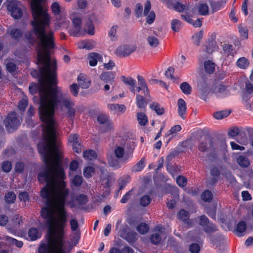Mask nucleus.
Returning a JSON list of instances; mask_svg holds the SVG:
<instances>
[{"mask_svg": "<svg viewBox=\"0 0 253 253\" xmlns=\"http://www.w3.org/2000/svg\"><path fill=\"white\" fill-rule=\"evenodd\" d=\"M21 223H22L21 217L19 215H15L11 221V227L9 228L8 230L12 233L15 232L20 227Z\"/></svg>", "mask_w": 253, "mask_h": 253, "instance_id": "obj_22", "label": "nucleus"}, {"mask_svg": "<svg viewBox=\"0 0 253 253\" xmlns=\"http://www.w3.org/2000/svg\"><path fill=\"white\" fill-rule=\"evenodd\" d=\"M147 42L149 45L153 47H155L159 44V40L154 36H149L147 38Z\"/></svg>", "mask_w": 253, "mask_h": 253, "instance_id": "obj_53", "label": "nucleus"}, {"mask_svg": "<svg viewBox=\"0 0 253 253\" xmlns=\"http://www.w3.org/2000/svg\"><path fill=\"white\" fill-rule=\"evenodd\" d=\"M215 67V64L211 60L206 61L204 63L205 72L209 74H211L214 72Z\"/></svg>", "mask_w": 253, "mask_h": 253, "instance_id": "obj_36", "label": "nucleus"}, {"mask_svg": "<svg viewBox=\"0 0 253 253\" xmlns=\"http://www.w3.org/2000/svg\"><path fill=\"white\" fill-rule=\"evenodd\" d=\"M222 4L219 1H212L211 2V6L212 9V13L219 10L222 7Z\"/></svg>", "mask_w": 253, "mask_h": 253, "instance_id": "obj_60", "label": "nucleus"}, {"mask_svg": "<svg viewBox=\"0 0 253 253\" xmlns=\"http://www.w3.org/2000/svg\"><path fill=\"white\" fill-rule=\"evenodd\" d=\"M0 240H4L9 246L14 245L19 248H22L23 245V243L22 241H18L8 236H3L2 237H0Z\"/></svg>", "mask_w": 253, "mask_h": 253, "instance_id": "obj_18", "label": "nucleus"}, {"mask_svg": "<svg viewBox=\"0 0 253 253\" xmlns=\"http://www.w3.org/2000/svg\"><path fill=\"white\" fill-rule=\"evenodd\" d=\"M7 10L14 19H19L23 15V11L20 6V3L17 0L10 1L7 6Z\"/></svg>", "mask_w": 253, "mask_h": 253, "instance_id": "obj_8", "label": "nucleus"}, {"mask_svg": "<svg viewBox=\"0 0 253 253\" xmlns=\"http://www.w3.org/2000/svg\"><path fill=\"white\" fill-rule=\"evenodd\" d=\"M76 200L80 205L85 204L87 202V196L84 194H81L77 196Z\"/></svg>", "mask_w": 253, "mask_h": 253, "instance_id": "obj_62", "label": "nucleus"}, {"mask_svg": "<svg viewBox=\"0 0 253 253\" xmlns=\"http://www.w3.org/2000/svg\"><path fill=\"white\" fill-rule=\"evenodd\" d=\"M129 157L125 155V147L123 145H116L113 154L107 157L109 165L115 169L120 168V162L126 163Z\"/></svg>", "mask_w": 253, "mask_h": 253, "instance_id": "obj_5", "label": "nucleus"}, {"mask_svg": "<svg viewBox=\"0 0 253 253\" xmlns=\"http://www.w3.org/2000/svg\"><path fill=\"white\" fill-rule=\"evenodd\" d=\"M59 89L60 93L57 96V103L54 107L53 113L51 116L53 124H55L54 126L53 125H51V128L47 132L46 122L45 121H42L43 123V139L38 145V151L42 155L46 166L44 170L39 173L38 178L41 183L46 182V185L43 188L46 189L49 192H61L69 190L66 188L64 181L65 175L61 164L62 152L57 139L58 124L54 119V114L55 107L59 104L68 109L73 107L74 103L71 99L63 98L60 99L62 94L59 87Z\"/></svg>", "mask_w": 253, "mask_h": 253, "instance_id": "obj_2", "label": "nucleus"}, {"mask_svg": "<svg viewBox=\"0 0 253 253\" xmlns=\"http://www.w3.org/2000/svg\"><path fill=\"white\" fill-rule=\"evenodd\" d=\"M178 218L182 221H186L189 219V212L184 210H180L177 213Z\"/></svg>", "mask_w": 253, "mask_h": 253, "instance_id": "obj_50", "label": "nucleus"}, {"mask_svg": "<svg viewBox=\"0 0 253 253\" xmlns=\"http://www.w3.org/2000/svg\"><path fill=\"white\" fill-rule=\"evenodd\" d=\"M230 113V111L229 110L218 111L214 113L213 116L216 119L220 120L228 116Z\"/></svg>", "mask_w": 253, "mask_h": 253, "instance_id": "obj_42", "label": "nucleus"}, {"mask_svg": "<svg viewBox=\"0 0 253 253\" xmlns=\"http://www.w3.org/2000/svg\"><path fill=\"white\" fill-rule=\"evenodd\" d=\"M145 167V160L142 158L132 168V171L133 172H138L143 169Z\"/></svg>", "mask_w": 253, "mask_h": 253, "instance_id": "obj_45", "label": "nucleus"}, {"mask_svg": "<svg viewBox=\"0 0 253 253\" xmlns=\"http://www.w3.org/2000/svg\"><path fill=\"white\" fill-rule=\"evenodd\" d=\"M95 42L92 41H83L79 43V47L80 49H91L95 46Z\"/></svg>", "mask_w": 253, "mask_h": 253, "instance_id": "obj_30", "label": "nucleus"}, {"mask_svg": "<svg viewBox=\"0 0 253 253\" xmlns=\"http://www.w3.org/2000/svg\"><path fill=\"white\" fill-rule=\"evenodd\" d=\"M136 229L140 234H144L148 232L149 228L147 224L141 223L137 225Z\"/></svg>", "mask_w": 253, "mask_h": 253, "instance_id": "obj_48", "label": "nucleus"}, {"mask_svg": "<svg viewBox=\"0 0 253 253\" xmlns=\"http://www.w3.org/2000/svg\"><path fill=\"white\" fill-rule=\"evenodd\" d=\"M51 10L52 13L55 15H59L60 12V6L59 3L57 2H55L52 3L51 5Z\"/></svg>", "mask_w": 253, "mask_h": 253, "instance_id": "obj_63", "label": "nucleus"}, {"mask_svg": "<svg viewBox=\"0 0 253 253\" xmlns=\"http://www.w3.org/2000/svg\"><path fill=\"white\" fill-rule=\"evenodd\" d=\"M78 134H72L69 137L68 140L72 146L73 151L78 154L82 151V145L78 140Z\"/></svg>", "mask_w": 253, "mask_h": 253, "instance_id": "obj_11", "label": "nucleus"}, {"mask_svg": "<svg viewBox=\"0 0 253 253\" xmlns=\"http://www.w3.org/2000/svg\"><path fill=\"white\" fill-rule=\"evenodd\" d=\"M94 172V169L92 167H87L84 170V174L85 177L89 178Z\"/></svg>", "mask_w": 253, "mask_h": 253, "instance_id": "obj_61", "label": "nucleus"}, {"mask_svg": "<svg viewBox=\"0 0 253 253\" xmlns=\"http://www.w3.org/2000/svg\"><path fill=\"white\" fill-rule=\"evenodd\" d=\"M150 9L151 3L149 1H147L145 4L143 14L144 15H147L146 22L149 24H151L155 19V14L154 11H152L149 13Z\"/></svg>", "mask_w": 253, "mask_h": 253, "instance_id": "obj_13", "label": "nucleus"}, {"mask_svg": "<svg viewBox=\"0 0 253 253\" xmlns=\"http://www.w3.org/2000/svg\"><path fill=\"white\" fill-rule=\"evenodd\" d=\"M4 124L7 130L11 132L17 128L20 124V122L16 113L11 112L5 119Z\"/></svg>", "mask_w": 253, "mask_h": 253, "instance_id": "obj_6", "label": "nucleus"}, {"mask_svg": "<svg viewBox=\"0 0 253 253\" xmlns=\"http://www.w3.org/2000/svg\"><path fill=\"white\" fill-rule=\"evenodd\" d=\"M69 32L71 35L74 37H79L82 35L81 27L73 26V27L70 30Z\"/></svg>", "mask_w": 253, "mask_h": 253, "instance_id": "obj_58", "label": "nucleus"}, {"mask_svg": "<svg viewBox=\"0 0 253 253\" xmlns=\"http://www.w3.org/2000/svg\"><path fill=\"white\" fill-rule=\"evenodd\" d=\"M203 32L202 31L196 33L195 35L193 36V43L196 45H199L200 42L203 38Z\"/></svg>", "mask_w": 253, "mask_h": 253, "instance_id": "obj_57", "label": "nucleus"}, {"mask_svg": "<svg viewBox=\"0 0 253 253\" xmlns=\"http://www.w3.org/2000/svg\"><path fill=\"white\" fill-rule=\"evenodd\" d=\"M5 64L7 71L12 74H14L17 67L14 61L11 59H6L5 61Z\"/></svg>", "mask_w": 253, "mask_h": 253, "instance_id": "obj_27", "label": "nucleus"}, {"mask_svg": "<svg viewBox=\"0 0 253 253\" xmlns=\"http://www.w3.org/2000/svg\"><path fill=\"white\" fill-rule=\"evenodd\" d=\"M124 239L129 244L134 243L137 240V234L134 231H129Z\"/></svg>", "mask_w": 253, "mask_h": 253, "instance_id": "obj_39", "label": "nucleus"}, {"mask_svg": "<svg viewBox=\"0 0 253 253\" xmlns=\"http://www.w3.org/2000/svg\"><path fill=\"white\" fill-rule=\"evenodd\" d=\"M213 141L210 137H206L204 140L201 141L198 146V150L201 152H206L209 149H213Z\"/></svg>", "mask_w": 253, "mask_h": 253, "instance_id": "obj_12", "label": "nucleus"}, {"mask_svg": "<svg viewBox=\"0 0 253 253\" xmlns=\"http://www.w3.org/2000/svg\"><path fill=\"white\" fill-rule=\"evenodd\" d=\"M201 198L206 202H210L212 198V194L210 190H205L201 195Z\"/></svg>", "mask_w": 253, "mask_h": 253, "instance_id": "obj_51", "label": "nucleus"}, {"mask_svg": "<svg viewBox=\"0 0 253 253\" xmlns=\"http://www.w3.org/2000/svg\"><path fill=\"white\" fill-rule=\"evenodd\" d=\"M238 29L242 39H247L248 38V31L247 27L240 24L238 26Z\"/></svg>", "mask_w": 253, "mask_h": 253, "instance_id": "obj_46", "label": "nucleus"}, {"mask_svg": "<svg viewBox=\"0 0 253 253\" xmlns=\"http://www.w3.org/2000/svg\"><path fill=\"white\" fill-rule=\"evenodd\" d=\"M107 107L111 112L114 113L118 112L124 113L126 110V108L124 105H120L118 104H108Z\"/></svg>", "mask_w": 253, "mask_h": 253, "instance_id": "obj_21", "label": "nucleus"}, {"mask_svg": "<svg viewBox=\"0 0 253 253\" xmlns=\"http://www.w3.org/2000/svg\"><path fill=\"white\" fill-rule=\"evenodd\" d=\"M198 14L200 15H208L209 14V7L205 3H199L197 6Z\"/></svg>", "mask_w": 253, "mask_h": 253, "instance_id": "obj_28", "label": "nucleus"}, {"mask_svg": "<svg viewBox=\"0 0 253 253\" xmlns=\"http://www.w3.org/2000/svg\"><path fill=\"white\" fill-rule=\"evenodd\" d=\"M182 27L180 21L178 19H173L171 22V28L174 32H178Z\"/></svg>", "mask_w": 253, "mask_h": 253, "instance_id": "obj_43", "label": "nucleus"}, {"mask_svg": "<svg viewBox=\"0 0 253 253\" xmlns=\"http://www.w3.org/2000/svg\"><path fill=\"white\" fill-rule=\"evenodd\" d=\"M204 231L207 233H211L217 230V227L212 223L209 222L203 228Z\"/></svg>", "mask_w": 253, "mask_h": 253, "instance_id": "obj_49", "label": "nucleus"}, {"mask_svg": "<svg viewBox=\"0 0 253 253\" xmlns=\"http://www.w3.org/2000/svg\"><path fill=\"white\" fill-rule=\"evenodd\" d=\"M122 220L119 219L116 224V229L119 230L118 233L119 235L123 238L126 236L129 232V227L127 225H122Z\"/></svg>", "mask_w": 253, "mask_h": 253, "instance_id": "obj_15", "label": "nucleus"}, {"mask_svg": "<svg viewBox=\"0 0 253 253\" xmlns=\"http://www.w3.org/2000/svg\"><path fill=\"white\" fill-rule=\"evenodd\" d=\"M25 38L33 45L37 39L39 41L37 51L38 61L41 64L40 77L38 84L32 83L29 89L32 94L38 91L40 99V117L42 121H46L48 132L51 125H53L51 116L57 103V96L60 93L59 87L54 86L57 84L56 62L49 55V51L54 47L53 33L30 31L25 34Z\"/></svg>", "mask_w": 253, "mask_h": 253, "instance_id": "obj_1", "label": "nucleus"}, {"mask_svg": "<svg viewBox=\"0 0 253 253\" xmlns=\"http://www.w3.org/2000/svg\"><path fill=\"white\" fill-rule=\"evenodd\" d=\"M247 229V224L244 221H240L237 224L235 230V234L237 236L241 237L243 236V233Z\"/></svg>", "mask_w": 253, "mask_h": 253, "instance_id": "obj_26", "label": "nucleus"}, {"mask_svg": "<svg viewBox=\"0 0 253 253\" xmlns=\"http://www.w3.org/2000/svg\"><path fill=\"white\" fill-rule=\"evenodd\" d=\"M97 120L99 124L104 125L102 128L104 132H108L113 128V124L108 115L104 114H100L98 116Z\"/></svg>", "mask_w": 253, "mask_h": 253, "instance_id": "obj_9", "label": "nucleus"}, {"mask_svg": "<svg viewBox=\"0 0 253 253\" xmlns=\"http://www.w3.org/2000/svg\"><path fill=\"white\" fill-rule=\"evenodd\" d=\"M95 19L94 15L90 16L85 24V27L87 28V33L90 35H93L94 34V28L93 25V20Z\"/></svg>", "mask_w": 253, "mask_h": 253, "instance_id": "obj_31", "label": "nucleus"}, {"mask_svg": "<svg viewBox=\"0 0 253 253\" xmlns=\"http://www.w3.org/2000/svg\"><path fill=\"white\" fill-rule=\"evenodd\" d=\"M69 190L61 192H49L45 188L41 191V196L46 200L47 207L42 208L41 213L46 219L48 226L47 244H42L39 253H70L72 247L64 242V227L67 221L65 201Z\"/></svg>", "mask_w": 253, "mask_h": 253, "instance_id": "obj_3", "label": "nucleus"}, {"mask_svg": "<svg viewBox=\"0 0 253 253\" xmlns=\"http://www.w3.org/2000/svg\"><path fill=\"white\" fill-rule=\"evenodd\" d=\"M237 163L243 168H247L250 165L249 160L244 156H240L237 159Z\"/></svg>", "mask_w": 253, "mask_h": 253, "instance_id": "obj_38", "label": "nucleus"}, {"mask_svg": "<svg viewBox=\"0 0 253 253\" xmlns=\"http://www.w3.org/2000/svg\"><path fill=\"white\" fill-rule=\"evenodd\" d=\"M4 200L7 204L13 203L16 200V195L13 192H8L5 194Z\"/></svg>", "mask_w": 253, "mask_h": 253, "instance_id": "obj_41", "label": "nucleus"}, {"mask_svg": "<svg viewBox=\"0 0 253 253\" xmlns=\"http://www.w3.org/2000/svg\"><path fill=\"white\" fill-rule=\"evenodd\" d=\"M212 89L213 92L218 97H224L229 93L228 86L224 85L222 84H216Z\"/></svg>", "mask_w": 253, "mask_h": 253, "instance_id": "obj_10", "label": "nucleus"}, {"mask_svg": "<svg viewBox=\"0 0 253 253\" xmlns=\"http://www.w3.org/2000/svg\"><path fill=\"white\" fill-rule=\"evenodd\" d=\"M151 242L155 245L159 244L161 241V235L160 233H154L150 237Z\"/></svg>", "mask_w": 253, "mask_h": 253, "instance_id": "obj_54", "label": "nucleus"}, {"mask_svg": "<svg viewBox=\"0 0 253 253\" xmlns=\"http://www.w3.org/2000/svg\"><path fill=\"white\" fill-rule=\"evenodd\" d=\"M151 201V198L148 195H144L140 199V204L143 207L147 206Z\"/></svg>", "mask_w": 253, "mask_h": 253, "instance_id": "obj_56", "label": "nucleus"}, {"mask_svg": "<svg viewBox=\"0 0 253 253\" xmlns=\"http://www.w3.org/2000/svg\"><path fill=\"white\" fill-rule=\"evenodd\" d=\"M28 237L31 241H35L41 238V233L36 228L32 227L28 231Z\"/></svg>", "mask_w": 253, "mask_h": 253, "instance_id": "obj_29", "label": "nucleus"}, {"mask_svg": "<svg viewBox=\"0 0 253 253\" xmlns=\"http://www.w3.org/2000/svg\"><path fill=\"white\" fill-rule=\"evenodd\" d=\"M118 29L117 25L113 26L110 30L108 35L111 38V41H115L117 39L116 34Z\"/></svg>", "mask_w": 253, "mask_h": 253, "instance_id": "obj_55", "label": "nucleus"}, {"mask_svg": "<svg viewBox=\"0 0 253 253\" xmlns=\"http://www.w3.org/2000/svg\"><path fill=\"white\" fill-rule=\"evenodd\" d=\"M189 250L191 253H199L200 247L198 244L193 243L189 246Z\"/></svg>", "mask_w": 253, "mask_h": 253, "instance_id": "obj_64", "label": "nucleus"}, {"mask_svg": "<svg viewBox=\"0 0 253 253\" xmlns=\"http://www.w3.org/2000/svg\"><path fill=\"white\" fill-rule=\"evenodd\" d=\"M138 80V84L139 86H141L143 88V93L144 94L146 97L149 96V89L147 86V84L145 82L144 78L140 75L137 76Z\"/></svg>", "mask_w": 253, "mask_h": 253, "instance_id": "obj_25", "label": "nucleus"}, {"mask_svg": "<svg viewBox=\"0 0 253 253\" xmlns=\"http://www.w3.org/2000/svg\"><path fill=\"white\" fill-rule=\"evenodd\" d=\"M199 224L203 228L206 226L210 221L208 218L205 215H202L198 217Z\"/></svg>", "mask_w": 253, "mask_h": 253, "instance_id": "obj_59", "label": "nucleus"}, {"mask_svg": "<svg viewBox=\"0 0 253 253\" xmlns=\"http://www.w3.org/2000/svg\"><path fill=\"white\" fill-rule=\"evenodd\" d=\"M69 89L71 94L74 96L76 97L78 96L80 89V86L78 84L74 83L69 86Z\"/></svg>", "mask_w": 253, "mask_h": 253, "instance_id": "obj_52", "label": "nucleus"}, {"mask_svg": "<svg viewBox=\"0 0 253 253\" xmlns=\"http://www.w3.org/2000/svg\"><path fill=\"white\" fill-rule=\"evenodd\" d=\"M84 157L87 160H92L96 158L97 155L93 150H89L84 152Z\"/></svg>", "mask_w": 253, "mask_h": 253, "instance_id": "obj_44", "label": "nucleus"}, {"mask_svg": "<svg viewBox=\"0 0 253 253\" xmlns=\"http://www.w3.org/2000/svg\"><path fill=\"white\" fill-rule=\"evenodd\" d=\"M223 54L226 56L230 55L233 56L235 53V51L233 49V46L229 44H224L222 45Z\"/></svg>", "mask_w": 253, "mask_h": 253, "instance_id": "obj_32", "label": "nucleus"}, {"mask_svg": "<svg viewBox=\"0 0 253 253\" xmlns=\"http://www.w3.org/2000/svg\"><path fill=\"white\" fill-rule=\"evenodd\" d=\"M31 7L33 18L31 21L32 27L31 31L49 32L50 17L42 5V0H31Z\"/></svg>", "mask_w": 253, "mask_h": 253, "instance_id": "obj_4", "label": "nucleus"}, {"mask_svg": "<svg viewBox=\"0 0 253 253\" xmlns=\"http://www.w3.org/2000/svg\"><path fill=\"white\" fill-rule=\"evenodd\" d=\"M206 46V52L209 53H211L217 47L216 42L214 40H209Z\"/></svg>", "mask_w": 253, "mask_h": 253, "instance_id": "obj_37", "label": "nucleus"}, {"mask_svg": "<svg viewBox=\"0 0 253 253\" xmlns=\"http://www.w3.org/2000/svg\"><path fill=\"white\" fill-rule=\"evenodd\" d=\"M6 34H9L11 38L14 40H18L22 36L21 30L15 28H8Z\"/></svg>", "mask_w": 253, "mask_h": 253, "instance_id": "obj_23", "label": "nucleus"}, {"mask_svg": "<svg viewBox=\"0 0 253 253\" xmlns=\"http://www.w3.org/2000/svg\"><path fill=\"white\" fill-rule=\"evenodd\" d=\"M115 74L112 72H106L102 73L100 76V79L105 83L112 84L114 82Z\"/></svg>", "mask_w": 253, "mask_h": 253, "instance_id": "obj_17", "label": "nucleus"}, {"mask_svg": "<svg viewBox=\"0 0 253 253\" xmlns=\"http://www.w3.org/2000/svg\"><path fill=\"white\" fill-rule=\"evenodd\" d=\"M77 81L79 86L83 88H88L91 84L90 80L82 74L78 76Z\"/></svg>", "mask_w": 253, "mask_h": 253, "instance_id": "obj_16", "label": "nucleus"}, {"mask_svg": "<svg viewBox=\"0 0 253 253\" xmlns=\"http://www.w3.org/2000/svg\"><path fill=\"white\" fill-rule=\"evenodd\" d=\"M198 89L200 98L203 100H206L210 92L208 86L205 84H198Z\"/></svg>", "mask_w": 253, "mask_h": 253, "instance_id": "obj_20", "label": "nucleus"}, {"mask_svg": "<svg viewBox=\"0 0 253 253\" xmlns=\"http://www.w3.org/2000/svg\"><path fill=\"white\" fill-rule=\"evenodd\" d=\"M150 108L154 110L158 115H162L164 113V109L160 104L153 102L150 105Z\"/></svg>", "mask_w": 253, "mask_h": 253, "instance_id": "obj_40", "label": "nucleus"}, {"mask_svg": "<svg viewBox=\"0 0 253 253\" xmlns=\"http://www.w3.org/2000/svg\"><path fill=\"white\" fill-rule=\"evenodd\" d=\"M137 49L134 44H123L119 46L115 50V54L119 57H124L129 55Z\"/></svg>", "mask_w": 253, "mask_h": 253, "instance_id": "obj_7", "label": "nucleus"}, {"mask_svg": "<svg viewBox=\"0 0 253 253\" xmlns=\"http://www.w3.org/2000/svg\"><path fill=\"white\" fill-rule=\"evenodd\" d=\"M150 97V95L149 96H146L144 95V96H143L139 94H136V103L137 105V106L138 108L140 109H144L146 105H147V101L145 100L146 99H147L148 97Z\"/></svg>", "mask_w": 253, "mask_h": 253, "instance_id": "obj_24", "label": "nucleus"}, {"mask_svg": "<svg viewBox=\"0 0 253 253\" xmlns=\"http://www.w3.org/2000/svg\"><path fill=\"white\" fill-rule=\"evenodd\" d=\"M180 89L185 94H190L191 92L192 88L190 85L187 82L182 83L180 86Z\"/></svg>", "mask_w": 253, "mask_h": 253, "instance_id": "obj_47", "label": "nucleus"}, {"mask_svg": "<svg viewBox=\"0 0 253 253\" xmlns=\"http://www.w3.org/2000/svg\"><path fill=\"white\" fill-rule=\"evenodd\" d=\"M177 112L179 116L182 119H185L187 111V106L185 101L181 98L177 100Z\"/></svg>", "mask_w": 253, "mask_h": 253, "instance_id": "obj_14", "label": "nucleus"}, {"mask_svg": "<svg viewBox=\"0 0 253 253\" xmlns=\"http://www.w3.org/2000/svg\"><path fill=\"white\" fill-rule=\"evenodd\" d=\"M237 67L241 69H246L250 65V62L248 59L244 57H240L236 62Z\"/></svg>", "mask_w": 253, "mask_h": 253, "instance_id": "obj_34", "label": "nucleus"}, {"mask_svg": "<svg viewBox=\"0 0 253 253\" xmlns=\"http://www.w3.org/2000/svg\"><path fill=\"white\" fill-rule=\"evenodd\" d=\"M136 119L138 124L141 126H145L148 123L147 117L143 112H137Z\"/></svg>", "mask_w": 253, "mask_h": 253, "instance_id": "obj_33", "label": "nucleus"}, {"mask_svg": "<svg viewBox=\"0 0 253 253\" xmlns=\"http://www.w3.org/2000/svg\"><path fill=\"white\" fill-rule=\"evenodd\" d=\"M101 58V56L96 53H90L88 56L89 65L91 66H95L97 63V61Z\"/></svg>", "mask_w": 253, "mask_h": 253, "instance_id": "obj_35", "label": "nucleus"}, {"mask_svg": "<svg viewBox=\"0 0 253 253\" xmlns=\"http://www.w3.org/2000/svg\"><path fill=\"white\" fill-rule=\"evenodd\" d=\"M121 80L126 84L129 85V90L131 92L134 93L136 84L135 80L130 77H126L123 76L121 77Z\"/></svg>", "mask_w": 253, "mask_h": 253, "instance_id": "obj_19", "label": "nucleus"}]
</instances>
